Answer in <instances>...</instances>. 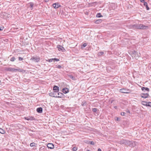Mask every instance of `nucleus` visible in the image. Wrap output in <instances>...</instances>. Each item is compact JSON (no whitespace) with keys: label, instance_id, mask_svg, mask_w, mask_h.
<instances>
[{"label":"nucleus","instance_id":"nucleus-22","mask_svg":"<svg viewBox=\"0 0 151 151\" xmlns=\"http://www.w3.org/2000/svg\"><path fill=\"white\" fill-rule=\"evenodd\" d=\"M144 5L146 6L147 10H149L150 9L149 7L148 6L147 3L146 2H144Z\"/></svg>","mask_w":151,"mask_h":151},{"label":"nucleus","instance_id":"nucleus-16","mask_svg":"<svg viewBox=\"0 0 151 151\" xmlns=\"http://www.w3.org/2000/svg\"><path fill=\"white\" fill-rule=\"evenodd\" d=\"M127 140L122 139L119 141V143L121 144L126 145Z\"/></svg>","mask_w":151,"mask_h":151},{"label":"nucleus","instance_id":"nucleus-4","mask_svg":"<svg viewBox=\"0 0 151 151\" xmlns=\"http://www.w3.org/2000/svg\"><path fill=\"white\" fill-rule=\"evenodd\" d=\"M149 96V94L148 93H142L140 94L141 97L145 99L148 97Z\"/></svg>","mask_w":151,"mask_h":151},{"label":"nucleus","instance_id":"nucleus-20","mask_svg":"<svg viewBox=\"0 0 151 151\" xmlns=\"http://www.w3.org/2000/svg\"><path fill=\"white\" fill-rule=\"evenodd\" d=\"M131 142V141H130L128 140H127L126 142V145H128V146H129V147H130Z\"/></svg>","mask_w":151,"mask_h":151},{"label":"nucleus","instance_id":"nucleus-41","mask_svg":"<svg viewBox=\"0 0 151 151\" xmlns=\"http://www.w3.org/2000/svg\"><path fill=\"white\" fill-rule=\"evenodd\" d=\"M95 6L97 4H100V3H99L98 2H97L96 1H95Z\"/></svg>","mask_w":151,"mask_h":151},{"label":"nucleus","instance_id":"nucleus-33","mask_svg":"<svg viewBox=\"0 0 151 151\" xmlns=\"http://www.w3.org/2000/svg\"><path fill=\"white\" fill-rule=\"evenodd\" d=\"M86 103L85 101H83L82 103V105L83 106H86Z\"/></svg>","mask_w":151,"mask_h":151},{"label":"nucleus","instance_id":"nucleus-51","mask_svg":"<svg viewBox=\"0 0 151 151\" xmlns=\"http://www.w3.org/2000/svg\"><path fill=\"white\" fill-rule=\"evenodd\" d=\"M87 151H90V150H87Z\"/></svg>","mask_w":151,"mask_h":151},{"label":"nucleus","instance_id":"nucleus-47","mask_svg":"<svg viewBox=\"0 0 151 151\" xmlns=\"http://www.w3.org/2000/svg\"><path fill=\"white\" fill-rule=\"evenodd\" d=\"M94 111H95L94 108H93V109H92V111H93V112H94Z\"/></svg>","mask_w":151,"mask_h":151},{"label":"nucleus","instance_id":"nucleus-48","mask_svg":"<svg viewBox=\"0 0 151 151\" xmlns=\"http://www.w3.org/2000/svg\"><path fill=\"white\" fill-rule=\"evenodd\" d=\"M127 113H130V111L129 110L127 111Z\"/></svg>","mask_w":151,"mask_h":151},{"label":"nucleus","instance_id":"nucleus-12","mask_svg":"<svg viewBox=\"0 0 151 151\" xmlns=\"http://www.w3.org/2000/svg\"><path fill=\"white\" fill-rule=\"evenodd\" d=\"M57 94V98H62L64 96V94L61 92H58Z\"/></svg>","mask_w":151,"mask_h":151},{"label":"nucleus","instance_id":"nucleus-26","mask_svg":"<svg viewBox=\"0 0 151 151\" xmlns=\"http://www.w3.org/2000/svg\"><path fill=\"white\" fill-rule=\"evenodd\" d=\"M55 68H57L59 69H60L62 68V67L60 65H56L55 66Z\"/></svg>","mask_w":151,"mask_h":151},{"label":"nucleus","instance_id":"nucleus-21","mask_svg":"<svg viewBox=\"0 0 151 151\" xmlns=\"http://www.w3.org/2000/svg\"><path fill=\"white\" fill-rule=\"evenodd\" d=\"M102 19H98V20H96L95 21V23H96V24H98L101 23L102 22Z\"/></svg>","mask_w":151,"mask_h":151},{"label":"nucleus","instance_id":"nucleus-30","mask_svg":"<svg viewBox=\"0 0 151 151\" xmlns=\"http://www.w3.org/2000/svg\"><path fill=\"white\" fill-rule=\"evenodd\" d=\"M17 70H18V69H17L11 68V69L10 70H11V71H17Z\"/></svg>","mask_w":151,"mask_h":151},{"label":"nucleus","instance_id":"nucleus-15","mask_svg":"<svg viewBox=\"0 0 151 151\" xmlns=\"http://www.w3.org/2000/svg\"><path fill=\"white\" fill-rule=\"evenodd\" d=\"M63 92L64 93H66L69 92L68 89L67 88H64L63 89Z\"/></svg>","mask_w":151,"mask_h":151},{"label":"nucleus","instance_id":"nucleus-14","mask_svg":"<svg viewBox=\"0 0 151 151\" xmlns=\"http://www.w3.org/2000/svg\"><path fill=\"white\" fill-rule=\"evenodd\" d=\"M28 6L29 7H30V9L31 10H32L34 6V4L32 2H30L28 3Z\"/></svg>","mask_w":151,"mask_h":151},{"label":"nucleus","instance_id":"nucleus-9","mask_svg":"<svg viewBox=\"0 0 151 151\" xmlns=\"http://www.w3.org/2000/svg\"><path fill=\"white\" fill-rule=\"evenodd\" d=\"M47 147L48 148L50 149H53L55 147L54 145L52 143L48 144L47 145Z\"/></svg>","mask_w":151,"mask_h":151},{"label":"nucleus","instance_id":"nucleus-42","mask_svg":"<svg viewBox=\"0 0 151 151\" xmlns=\"http://www.w3.org/2000/svg\"><path fill=\"white\" fill-rule=\"evenodd\" d=\"M140 1L141 2H144V0H140Z\"/></svg>","mask_w":151,"mask_h":151},{"label":"nucleus","instance_id":"nucleus-3","mask_svg":"<svg viewBox=\"0 0 151 151\" xmlns=\"http://www.w3.org/2000/svg\"><path fill=\"white\" fill-rule=\"evenodd\" d=\"M131 55L132 57L136 58L139 57V55L137 51L135 50H133L131 52Z\"/></svg>","mask_w":151,"mask_h":151},{"label":"nucleus","instance_id":"nucleus-40","mask_svg":"<svg viewBox=\"0 0 151 151\" xmlns=\"http://www.w3.org/2000/svg\"><path fill=\"white\" fill-rule=\"evenodd\" d=\"M17 69L18 70H18V71H20V72H22V70L20 69Z\"/></svg>","mask_w":151,"mask_h":151},{"label":"nucleus","instance_id":"nucleus-23","mask_svg":"<svg viewBox=\"0 0 151 151\" xmlns=\"http://www.w3.org/2000/svg\"><path fill=\"white\" fill-rule=\"evenodd\" d=\"M5 131L2 129L0 128V133L2 134H4L5 133Z\"/></svg>","mask_w":151,"mask_h":151},{"label":"nucleus","instance_id":"nucleus-27","mask_svg":"<svg viewBox=\"0 0 151 151\" xmlns=\"http://www.w3.org/2000/svg\"><path fill=\"white\" fill-rule=\"evenodd\" d=\"M87 45V44L86 43H84L81 46V48L83 49V48L86 47Z\"/></svg>","mask_w":151,"mask_h":151},{"label":"nucleus","instance_id":"nucleus-49","mask_svg":"<svg viewBox=\"0 0 151 151\" xmlns=\"http://www.w3.org/2000/svg\"><path fill=\"white\" fill-rule=\"evenodd\" d=\"M117 121H119V118H117V119H116Z\"/></svg>","mask_w":151,"mask_h":151},{"label":"nucleus","instance_id":"nucleus-29","mask_svg":"<svg viewBox=\"0 0 151 151\" xmlns=\"http://www.w3.org/2000/svg\"><path fill=\"white\" fill-rule=\"evenodd\" d=\"M142 102L143 103L142 104L143 105H145L146 106H147V103H148L147 102V101H142Z\"/></svg>","mask_w":151,"mask_h":151},{"label":"nucleus","instance_id":"nucleus-2","mask_svg":"<svg viewBox=\"0 0 151 151\" xmlns=\"http://www.w3.org/2000/svg\"><path fill=\"white\" fill-rule=\"evenodd\" d=\"M30 60L33 61H34L35 63H38L40 61V58L39 56H33L31 58Z\"/></svg>","mask_w":151,"mask_h":151},{"label":"nucleus","instance_id":"nucleus-25","mask_svg":"<svg viewBox=\"0 0 151 151\" xmlns=\"http://www.w3.org/2000/svg\"><path fill=\"white\" fill-rule=\"evenodd\" d=\"M30 146L31 147H36V144L34 142H32L30 143Z\"/></svg>","mask_w":151,"mask_h":151},{"label":"nucleus","instance_id":"nucleus-1","mask_svg":"<svg viewBox=\"0 0 151 151\" xmlns=\"http://www.w3.org/2000/svg\"><path fill=\"white\" fill-rule=\"evenodd\" d=\"M132 27L134 28L139 29H146L148 28L147 26H145L142 24H137L132 25Z\"/></svg>","mask_w":151,"mask_h":151},{"label":"nucleus","instance_id":"nucleus-19","mask_svg":"<svg viewBox=\"0 0 151 151\" xmlns=\"http://www.w3.org/2000/svg\"><path fill=\"white\" fill-rule=\"evenodd\" d=\"M130 147H134L136 145L135 142H132L131 141V143Z\"/></svg>","mask_w":151,"mask_h":151},{"label":"nucleus","instance_id":"nucleus-5","mask_svg":"<svg viewBox=\"0 0 151 151\" xmlns=\"http://www.w3.org/2000/svg\"><path fill=\"white\" fill-rule=\"evenodd\" d=\"M24 119L27 120H35L36 119L34 117L32 116H29V117H24Z\"/></svg>","mask_w":151,"mask_h":151},{"label":"nucleus","instance_id":"nucleus-46","mask_svg":"<svg viewBox=\"0 0 151 151\" xmlns=\"http://www.w3.org/2000/svg\"><path fill=\"white\" fill-rule=\"evenodd\" d=\"M43 147H41L40 148V149H43L44 148H43Z\"/></svg>","mask_w":151,"mask_h":151},{"label":"nucleus","instance_id":"nucleus-36","mask_svg":"<svg viewBox=\"0 0 151 151\" xmlns=\"http://www.w3.org/2000/svg\"><path fill=\"white\" fill-rule=\"evenodd\" d=\"M72 150L73 151H76L77 150V149L76 147H73V148Z\"/></svg>","mask_w":151,"mask_h":151},{"label":"nucleus","instance_id":"nucleus-34","mask_svg":"<svg viewBox=\"0 0 151 151\" xmlns=\"http://www.w3.org/2000/svg\"><path fill=\"white\" fill-rule=\"evenodd\" d=\"M147 106H151V102H149L147 103Z\"/></svg>","mask_w":151,"mask_h":151},{"label":"nucleus","instance_id":"nucleus-7","mask_svg":"<svg viewBox=\"0 0 151 151\" xmlns=\"http://www.w3.org/2000/svg\"><path fill=\"white\" fill-rule=\"evenodd\" d=\"M49 96H50L54 97H57V94L56 92L53 91L49 93Z\"/></svg>","mask_w":151,"mask_h":151},{"label":"nucleus","instance_id":"nucleus-38","mask_svg":"<svg viewBox=\"0 0 151 151\" xmlns=\"http://www.w3.org/2000/svg\"><path fill=\"white\" fill-rule=\"evenodd\" d=\"M125 113L124 112H122L121 113V115L122 116H124Z\"/></svg>","mask_w":151,"mask_h":151},{"label":"nucleus","instance_id":"nucleus-11","mask_svg":"<svg viewBox=\"0 0 151 151\" xmlns=\"http://www.w3.org/2000/svg\"><path fill=\"white\" fill-rule=\"evenodd\" d=\"M141 89H142V90L143 91H144V92L147 91L148 92L150 91L149 89L147 87H143Z\"/></svg>","mask_w":151,"mask_h":151},{"label":"nucleus","instance_id":"nucleus-13","mask_svg":"<svg viewBox=\"0 0 151 151\" xmlns=\"http://www.w3.org/2000/svg\"><path fill=\"white\" fill-rule=\"evenodd\" d=\"M58 48L59 51H64L65 50L64 48L62 46L59 45L58 46Z\"/></svg>","mask_w":151,"mask_h":151},{"label":"nucleus","instance_id":"nucleus-43","mask_svg":"<svg viewBox=\"0 0 151 151\" xmlns=\"http://www.w3.org/2000/svg\"><path fill=\"white\" fill-rule=\"evenodd\" d=\"M95 115H96L95 114L96 113V112L97 111V109H96L95 108Z\"/></svg>","mask_w":151,"mask_h":151},{"label":"nucleus","instance_id":"nucleus-39","mask_svg":"<svg viewBox=\"0 0 151 151\" xmlns=\"http://www.w3.org/2000/svg\"><path fill=\"white\" fill-rule=\"evenodd\" d=\"M3 29V27H0V31L2 30Z\"/></svg>","mask_w":151,"mask_h":151},{"label":"nucleus","instance_id":"nucleus-8","mask_svg":"<svg viewBox=\"0 0 151 151\" xmlns=\"http://www.w3.org/2000/svg\"><path fill=\"white\" fill-rule=\"evenodd\" d=\"M52 6L55 9L58 8V7L61 6V5L58 3H56L53 4H52Z\"/></svg>","mask_w":151,"mask_h":151},{"label":"nucleus","instance_id":"nucleus-45","mask_svg":"<svg viewBox=\"0 0 151 151\" xmlns=\"http://www.w3.org/2000/svg\"><path fill=\"white\" fill-rule=\"evenodd\" d=\"M97 151H101V150L100 148H99Z\"/></svg>","mask_w":151,"mask_h":151},{"label":"nucleus","instance_id":"nucleus-44","mask_svg":"<svg viewBox=\"0 0 151 151\" xmlns=\"http://www.w3.org/2000/svg\"><path fill=\"white\" fill-rule=\"evenodd\" d=\"M29 131H31V132H35V131H33V130H31V129H29Z\"/></svg>","mask_w":151,"mask_h":151},{"label":"nucleus","instance_id":"nucleus-10","mask_svg":"<svg viewBox=\"0 0 151 151\" xmlns=\"http://www.w3.org/2000/svg\"><path fill=\"white\" fill-rule=\"evenodd\" d=\"M59 90V88L57 86H54L53 88V91L56 92H58Z\"/></svg>","mask_w":151,"mask_h":151},{"label":"nucleus","instance_id":"nucleus-32","mask_svg":"<svg viewBox=\"0 0 151 151\" xmlns=\"http://www.w3.org/2000/svg\"><path fill=\"white\" fill-rule=\"evenodd\" d=\"M69 77L70 78L72 79L73 80H75V78L74 77H73V76H72V75H70L69 76Z\"/></svg>","mask_w":151,"mask_h":151},{"label":"nucleus","instance_id":"nucleus-24","mask_svg":"<svg viewBox=\"0 0 151 151\" xmlns=\"http://www.w3.org/2000/svg\"><path fill=\"white\" fill-rule=\"evenodd\" d=\"M96 17H103V16L101 15V14L100 13H98L96 15Z\"/></svg>","mask_w":151,"mask_h":151},{"label":"nucleus","instance_id":"nucleus-35","mask_svg":"<svg viewBox=\"0 0 151 151\" xmlns=\"http://www.w3.org/2000/svg\"><path fill=\"white\" fill-rule=\"evenodd\" d=\"M88 143L92 145H94V142L93 141H89Z\"/></svg>","mask_w":151,"mask_h":151},{"label":"nucleus","instance_id":"nucleus-6","mask_svg":"<svg viewBox=\"0 0 151 151\" xmlns=\"http://www.w3.org/2000/svg\"><path fill=\"white\" fill-rule=\"evenodd\" d=\"M59 60V59H57L55 58H51L49 59L48 60H46L47 61H48L49 62H51L52 61H53L54 62H55V61H58Z\"/></svg>","mask_w":151,"mask_h":151},{"label":"nucleus","instance_id":"nucleus-18","mask_svg":"<svg viewBox=\"0 0 151 151\" xmlns=\"http://www.w3.org/2000/svg\"><path fill=\"white\" fill-rule=\"evenodd\" d=\"M120 92L123 93H127L128 92H127V90L125 89L122 88L121 89L119 90Z\"/></svg>","mask_w":151,"mask_h":151},{"label":"nucleus","instance_id":"nucleus-31","mask_svg":"<svg viewBox=\"0 0 151 151\" xmlns=\"http://www.w3.org/2000/svg\"><path fill=\"white\" fill-rule=\"evenodd\" d=\"M15 60V58L14 57H13L12 58L10 59V61H12V62H13V61H14Z\"/></svg>","mask_w":151,"mask_h":151},{"label":"nucleus","instance_id":"nucleus-50","mask_svg":"<svg viewBox=\"0 0 151 151\" xmlns=\"http://www.w3.org/2000/svg\"><path fill=\"white\" fill-rule=\"evenodd\" d=\"M114 107H115V108H117V106H115Z\"/></svg>","mask_w":151,"mask_h":151},{"label":"nucleus","instance_id":"nucleus-17","mask_svg":"<svg viewBox=\"0 0 151 151\" xmlns=\"http://www.w3.org/2000/svg\"><path fill=\"white\" fill-rule=\"evenodd\" d=\"M37 111L39 113H41L42 112V107H39L37 109Z\"/></svg>","mask_w":151,"mask_h":151},{"label":"nucleus","instance_id":"nucleus-37","mask_svg":"<svg viewBox=\"0 0 151 151\" xmlns=\"http://www.w3.org/2000/svg\"><path fill=\"white\" fill-rule=\"evenodd\" d=\"M19 60H23V58L21 57H19Z\"/></svg>","mask_w":151,"mask_h":151},{"label":"nucleus","instance_id":"nucleus-28","mask_svg":"<svg viewBox=\"0 0 151 151\" xmlns=\"http://www.w3.org/2000/svg\"><path fill=\"white\" fill-rule=\"evenodd\" d=\"M104 53L103 52H99L98 54V55L99 56H101L103 55L104 54Z\"/></svg>","mask_w":151,"mask_h":151}]
</instances>
